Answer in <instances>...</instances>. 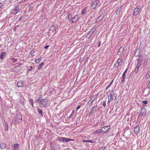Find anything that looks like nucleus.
<instances>
[{
    "instance_id": "f257e3e1",
    "label": "nucleus",
    "mask_w": 150,
    "mask_h": 150,
    "mask_svg": "<svg viewBox=\"0 0 150 150\" xmlns=\"http://www.w3.org/2000/svg\"><path fill=\"white\" fill-rule=\"evenodd\" d=\"M15 119V124H18L22 120V115L20 112L16 114Z\"/></svg>"
},
{
    "instance_id": "f03ea898",
    "label": "nucleus",
    "mask_w": 150,
    "mask_h": 150,
    "mask_svg": "<svg viewBox=\"0 0 150 150\" xmlns=\"http://www.w3.org/2000/svg\"><path fill=\"white\" fill-rule=\"evenodd\" d=\"M46 99H42V100L40 99V102H39L40 103V107H45L46 106L47 102L46 101Z\"/></svg>"
},
{
    "instance_id": "7ed1b4c3",
    "label": "nucleus",
    "mask_w": 150,
    "mask_h": 150,
    "mask_svg": "<svg viewBox=\"0 0 150 150\" xmlns=\"http://www.w3.org/2000/svg\"><path fill=\"white\" fill-rule=\"evenodd\" d=\"M20 11L18 7L15 6L12 10V13L14 15H16Z\"/></svg>"
},
{
    "instance_id": "20e7f679",
    "label": "nucleus",
    "mask_w": 150,
    "mask_h": 150,
    "mask_svg": "<svg viewBox=\"0 0 150 150\" xmlns=\"http://www.w3.org/2000/svg\"><path fill=\"white\" fill-rule=\"evenodd\" d=\"M141 8H140V7L138 6H137L134 11L133 15L137 16Z\"/></svg>"
},
{
    "instance_id": "39448f33",
    "label": "nucleus",
    "mask_w": 150,
    "mask_h": 150,
    "mask_svg": "<svg viewBox=\"0 0 150 150\" xmlns=\"http://www.w3.org/2000/svg\"><path fill=\"white\" fill-rule=\"evenodd\" d=\"M147 111L144 108H142L140 113V115L141 116H145L146 114Z\"/></svg>"
},
{
    "instance_id": "423d86ee",
    "label": "nucleus",
    "mask_w": 150,
    "mask_h": 150,
    "mask_svg": "<svg viewBox=\"0 0 150 150\" xmlns=\"http://www.w3.org/2000/svg\"><path fill=\"white\" fill-rule=\"evenodd\" d=\"M110 127L109 126H105L101 128L103 132H106L110 129Z\"/></svg>"
},
{
    "instance_id": "0eeeda50",
    "label": "nucleus",
    "mask_w": 150,
    "mask_h": 150,
    "mask_svg": "<svg viewBox=\"0 0 150 150\" xmlns=\"http://www.w3.org/2000/svg\"><path fill=\"white\" fill-rule=\"evenodd\" d=\"M17 86L18 87H23L24 86V83L22 81H18L17 84Z\"/></svg>"
},
{
    "instance_id": "6e6552de",
    "label": "nucleus",
    "mask_w": 150,
    "mask_h": 150,
    "mask_svg": "<svg viewBox=\"0 0 150 150\" xmlns=\"http://www.w3.org/2000/svg\"><path fill=\"white\" fill-rule=\"evenodd\" d=\"M124 50V47L122 46L118 50L117 54L119 55H121L123 53V51Z\"/></svg>"
},
{
    "instance_id": "1a4fd4ad",
    "label": "nucleus",
    "mask_w": 150,
    "mask_h": 150,
    "mask_svg": "<svg viewBox=\"0 0 150 150\" xmlns=\"http://www.w3.org/2000/svg\"><path fill=\"white\" fill-rule=\"evenodd\" d=\"M99 3V1L98 0H96L93 3L91 7L92 8V9L95 8L97 5Z\"/></svg>"
},
{
    "instance_id": "9d476101",
    "label": "nucleus",
    "mask_w": 150,
    "mask_h": 150,
    "mask_svg": "<svg viewBox=\"0 0 150 150\" xmlns=\"http://www.w3.org/2000/svg\"><path fill=\"white\" fill-rule=\"evenodd\" d=\"M97 105H95L91 110L89 113V115L92 114L93 113L96 112V108H97Z\"/></svg>"
},
{
    "instance_id": "9b49d317",
    "label": "nucleus",
    "mask_w": 150,
    "mask_h": 150,
    "mask_svg": "<svg viewBox=\"0 0 150 150\" xmlns=\"http://www.w3.org/2000/svg\"><path fill=\"white\" fill-rule=\"evenodd\" d=\"M20 145L18 144H16L13 146V150H18Z\"/></svg>"
},
{
    "instance_id": "f8f14e48",
    "label": "nucleus",
    "mask_w": 150,
    "mask_h": 150,
    "mask_svg": "<svg viewBox=\"0 0 150 150\" xmlns=\"http://www.w3.org/2000/svg\"><path fill=\"white\" fill-rule=\"evenodd\" d=\"M137 60H138V62L137 64V68H139L141 65L142 61L139 58Z\"/></svg>"
},
{
    "instance_id": "ddd939ff",
    "label": "nucleus",
    "mask_w": 150,
    "mask_h": 150,
    "mask_svg": "<svg viewBox=\"0 0 150 150\" xmlns=\"http://www.w3.org/2000/svg\"><path fill=\"white\" fill-rule=\"evenodd\" d=\"M56 29V27L55 25L52 26L50 28V30L52 31H55Z\"/></svg>"
},
{
    "instance_id": "4468645a",
    "label": "nucleus",
    "mask_w": 150,
    "mask_h": 150,
    "mask_svg": "<svg viewBox=\"0 0 150 150\" xmlns=\"http://www.w3.org/2000/svg\"><path fill=\"white\" fill-rule=\"evenodd\" d=\"M78 16L76 15L75 16H74V17L73 18H72V20L73 19L74 20H72L71 21L73 23H75V22H76L78 20Z\"/></svg>"
},
{
    "instance_id": "2eb2a0df",
    "label": "nucleus",
    "mask_w": 150,
    "mask_h": 150,
    "mask_svg": "<svg viewBox=\"0 0 150 150\" xmlns=\"http://www.w3.org/2000/svg\"><path fill=\"white\" fill-rule=\"evenodd\" d=\"M6 54L5 52H2L1 54L0 55V59H2V60H3L6 56Z\"/></svg>"
},
{
    "instance_id": "dca6fc26",
    "label": "nucleus",
    "mask_w": 150,
    "mask_h": 150,
    "mask_svg": "<svg viewBox=\"0 0 150 150\" xmlns=\"http://www.w3.org/2000/svg\"><path fill=\"white\" fill-rule=\"evenodd\" d=\"M104 16L103 15H100L96 21V22H99L100 20H102L104 18Z\"/></svg>"
},
{
    "instance_id": "f3484780",
    "label": "nucleus",
    "mask_w": 150,
    "mask_h": 150,
    "mask_svg": "<svg viewBox=\"0 0 150 150\" xmlns=\"http://www.w3.org/2000/svg\"><path fill=\"white\" fill-rule=\"evenodd\" d=\"M139 127L138 126H137L134 129V131L135 133H138L139 132Z\"/></svg>"
},
{
    "instance_id": "a211bd4d",
    "label": "nucleus",
    "mask_w": 150,
    "mask_h": 150,
    "mask_svg": "<svg viewBox=\"0 0 150 150\" xmlns=\"http://www.w3.org/2000/svg\"><path fill=\"white\" fill-rule=\"evenodd\" d=\"M0 146L1 149H4L6 147V144L4 143H1L0 144Z\"/></svg>"
},
{
    "instance_id": "6ab92c4d",
    "label": "nucleus",
    "mask_w": 150,
    "mask_h": 150,
    "mask_svg": "<svg viewBox=\"0 0 150 150\" xmlns=\"http://www.w3.org/2000/svg\"><path fill=\"white\" fill-rule=\"evenodd\" d=\"M4 129L5 131H7L8 130V125L7 123L6 122H4Z\"/></svg>"
},
{
    "instance_id": "aec40b11",
    "label": "nucleus",
    "mask_w": 150,
    "mask_h": 150,
    "mask_svg": "<svg viewBox=\"0 0 150 150\" xmlns=\"http://www.w3.org/2000/svg\"><path fill=\"white\" fill-rule=\"evenodd\" d=\"M44 64V63L43 62H42L41 63L38 67V69L39 70H40L42 67L43 66Z\"/></svg>"
},
{
    "instance_id": "412c9836",
    "label": "nucleus",
    "mask_w": 150,
    "mask_h": 150,
    "mask_svg": "<svg viewBox=\"0 0 150 150\" xmlns=\"http://www.w3.org/2000/svg\"><path fill=\"white\" fill-rule=\"evenodd\" d=\"M117 95V94H116V93H115L112 96V100H115L116 98Z\"/></svg>"
},
{
    "instance_id": "4be33fe9",
    "label": "nucleus",
    "mask_w": 150,
    "mask_h": 150,
    "mask_svg": "<svg viewBox=\"0 0 150 150\" xmlns=\"http://www.w3.org/2000/svg\"><path fill=\"white\" fill-rule=\"evenodd\" d=\"M38 111L39 113V114H40V116L41 117H43V113L42 112V111L40 109H38Z\"/></svg>"
},
{
    "instance_id": "5701e85b",
    "label": "nucleus",
    "mask_w": 150,
    "mask_h": 150,
    "mask_svg": "<svg viewBox=\"0 0 150 150\" xmlns=\"http://www.w3.org/2000/svg\"><path fill=\"white\" fill-rule=\"evenodd\" d=\"M95 30V29H94V28H93L89 32V34H91L90 35H91L92 34H93L94 33Z\"/></svg>"
},
{
    "instance_id": "b1692460",
    "label": "nucleus",
    "mask_w": 150,
    "mask_h": 150,
    "mask_svg": "<svg viewBox=\"0 0 150 150\" xmlns=\"http://www.w3.org/2000/svg\"><path fill=\"white\" fill-rule=\"evenodd\" d=\"M96 132L97 133H102L103 132L101 128L100 129H97Z\"/></svg>"
},
{
    "instance_id": "393cba45",
    "label": "nucleus",
    "mask_w": 150,
    "mask_h": 150,
    "mask_svg": "<svg viewBox=\"0 0 150 150\" xmlns=\"http://www.w3.org/2000/svg\"><path fill=\"white\" fill-rule=\"evenodd\" d=\"M65 139V138L64 137L58 138V139L59 141H64Z\"/></svg>"
},
{
    "instance_id": "a878e982",
    "label": "nucleus",
    "mask_w": 150,
    "mask_h": 150,
    "mask_svg": "<svg viewBox=\"0 0 150 150\" xmlns=\"http://www.w3.org/2000/svg\"><path fill=\"white\" fill-rule=\"evenodd\" d=\"M41 59V58H40L39 59H36L35 60V63H39L40 60Z\"/></svg>"
},
{
    "instance_id": "bb28decb",
    "label": "nucleus",
    "mask_w": 150,
    "mask_h": 150,
    "mask_svg": "<svg viewBox=\"0 0 150 150\" xmlns=\"http://www.w3.org/2000/svg\"><path fill=\"white\" fill-rule=\"evenodd\" d=\"M29 102L30 104L32 105L33 107V102L32 99H30L29 100Z\"/></svg>"
},
{
    "instance_id": "cd10ccee",
    "label": "nucleus",
    "mask_w": 150,
    "mask_h": 150,
    "mask_svg": "<svg viewBox=\"0 0 150 150\" xmlns=\"http://www.w3.org/2000/svg\"><path fill=\"white\" fill-rule=\"evenodd\" d=\"M65 141L66 142H69L70 141H74V140L72 139H70L69 138H65Z\"/></svg>"
},
{
    "instance_id": "c85d7f7f",
    "label": "nucleus",
    "mask_w": 150,
    "mask_h": 150,
    "mask_svg": "<svg viewBox=\"0 0 150 150\" xmlns=\"http://www.w3.org/2000/svg\"><path fill=\"white\" fill-rule=\"evenodd\" d=\"M146 77L149 78L150 77V71H149L146 75Z\"/></svg>"
},
{
    "instance_id": "c756f323",
    "label": "nucleus",
    "mask_w": 150,
    "mask_h": 150,
    "mask_svg": "<svg viewBox=\"0 0 150 150\" xmlns=\"http://www.w3.org/2000/svg\"><path fill=\"white\" fill-rule=\"evenodd\" d=\"M68 19L69 20H72V18L71 17V15H68Z\"/></svg>"
},
{
    "instance_id": "7c9ffc66",
    "label": "nucleus",
    "mask_w": 150,
    "mask_h": 150,
    "mask_svg": "<svg viewBox=\"0 0 150 150\" xmlns=\"http://www.w3.org/2000/svg\"><path fill=\"white\" fill-rule=\"evenodd\" d=\"M122 59H118L117 60V63L119 64L122 62Z\"/></svg>"
},
{
    "instance_id": "2f4dec72",
    "label": "nucleus",
    "mask_w": 150,
    "mask_h": 150,
    "mask_svg": "<svg viewBox=\"0 0 150 150\" xmlns=\"http://www.w3.org/2000/svg\"><path fill=\"white\" fill-rule=\"evenodd\" d=\"M11 60H13V63H15L16 62V59H14V58H11Z\"/></svg>"
},
{
    "instance_id": "473e14b6",
    "label": "nucleus",
    "mask_w": 150,
    "mask_h": 150,
    "mask_svg": "<svg viewBox=\"0 0 150 150\" xmlns=\"http://www.w3.org/2000/svg\"><path fill=\"white\" fill-rule=\"evenodd\" d=\"M113 90H112L111 91V92L110 93V95H109V96L110 97V99H112V96H113L112 95V92H113Z\"/></svg>"
},
{
    "instance_id": "72a5a7b5",
    "label": "nucleus",
    "mask_w": 150,
    "mask_h": 150,
    "mask_svg": "<svg viewBox=\"0 0 150 150\" xmlns=\"http://www.w3.org/2000/svg\"><path fill=\"white\" fill-rule=\"evenodd\" d=\"M86 11V9H85L81 11V14H84L85 13Z\"/></svg>"
},
{
    "instance_id": "f704fd0d",
    "label": "nucleus",
    "mask_w": 150,
    "mask_h": 150,
    "mask_svg": "<svg viewBox=\"0 0 150 150\" xmlns=\"http://www.w3.org/2000/svg\"><path fill=\"white\" fill-rule=\"evenodd\" d=\"M40 98H39L38 100H36L35 101V103H39V102H40Z\"/></svg>"
},
{
    "instance_id": "c9c22d12",
    "label": "nucleus",
    "mask_w": 150,
    "mask_h": 150,
    "mask_svg": "<svg viewBox=\"0 0 150 150\" xmlns=\"http://www.w3.org/2000/svg\"><path fill=\"white\" fill-rule=\"evenodd\" d=\"M32 69V67L31 66H30L28 68L27 70L28 71H30Z\"/></svg>"
},
{
    "instance_id": "e433bc0d",
    "label": "nucleus",
    "mask_w": 150,
    "mask_h": 150,
    "mask_svg": "<svg viewBox=\"0 0 150 150\" xmlns=\"http://www.w3.org/2000/svg\"><path fill=\"white\" fill-rule=\"evenodd\" d=\"M139 68H137V67H136V68L135 69V70H134V72L136 73H137V72Z\"/></svg>"
},
{
    "instance_id": "4c0bfd02",
    "label": "nucleus",
    "mask_w": 150,
    "mask_h": 150,
    "mask_svg": "<svg viewBox=\"0 0 150 150\" xmlns=\"http://www.w3.org/2000/svg\"><path fill=\"white\" fill-rule=\"evenodd\" d=\"M105 149V147H103L99 148L98 150H104Z\"/></svg>"
},
{
    "instance_id": "58836bf2",
    "label": "nucleus",
    "mask_w": 150,
    "mask_h": 150,
    "mask_svg": "<svg viewBox=\"0 0 150 150\" xmlns=\"http://www.w3.org/2000/svg\"><path fill=\"white\" fill-rule=\"evenodd\" d=\"M106 100L105 101H104V102H103V105L104 106V107H105L106 105Z\"/></svg>"
},
{
    "instance_id": "ea45409f",
    "label": "nucleus",
    "mask_w": 150,
    "mask_h": 150,
    "mask_svg": "<svg viewBox=\"0 0 150 150\" xmlns=\"http://www.w3.org/2000/svg\"><path fill=\"white\" fill-rule=\"evenodd\" d=\"M126 75V74H125V73H123L122 75V79L125 78V76Z\"/></svg>"
},
{
    "instance_id": "a19ab883",
    "label": "nucleus",
    "mask_w": 150,
    "mask_h": 150,
    "mask_svg": "<svg viewBox=\"0 0 150 150\" xmlns=\"http://www.w3.org/2000/svg\"><path fill=\"white\" fill-rule=\"evenodd\" d=\"M147 88L150 90V81L149 82L148 85L147 86Z\"/></svg>"
},
{
    "instance_id": "79ce46f5",
    "label": "nucleus",
    "mask_w": 150,
    "mask_h": 150,
    "mask_svg": "<svg viewBox=\"0 0 150 150\" xmlns=\"http://www.w3.org/2000/svg\"><path fill=\"white\" fill-rule=\"evenodd\" d=\"M143 103L144 104H146L148 102L146 100H144L143 101Z\"/></svg>"
},
{
    "instance_id": "37998d69",
    "label": "nucleus",
    "mask_w": 150,
    "mask_h": 150,
    "mask_svg": "<svg viewBox=\"0 0 150 150\" xmlns=\"http://www.w3.org/2000/svg\"><path fill=\"white\" fill-rule=\"evenodd\" d=\"M119 65V64H118L117 62L116 63L115 65H114V67H117L118 66V65Z\"/></svg>"
},
{
    "instance_id": "c03bdc74",
    "label": "nucleus",
    "mask_w": 150,
    "mask_h": 150,
    "mask_svg": "<svg viewBox=\"0 0 150 150\" xmlns=\"http://www.w3.org/2000/svg\"><path fill=\"white\" fill-rule=\"evenodd\" d=\"M34 53V51L33 50H32L30 52V54L31 55H32Z\"/></svg>"
},
{
    "instance_id": "a18cd8bd",
    "label": "nucleus",
    "mask_w": 150,
    "mask_h": 150,
    "mask_svg": "<svg viewBox=\"0 0 150 150\" xmlns=\"http://www.w3.org/2000/svg\"><path fill=\"white\" fill-rule=\"evenodd\" d=\"M100 44H101V41H98V47H99L100 45Z\"/></svg>"
},
{
    "instance_id": "49530a36",
    "label": "nucleus",
    "mask_w": 150,
    "mask_h": 150,
    "mask_svg": "<svg viewBox=\"0 0 150 150\" xmlns=\"http://www.w3.org/2000/svg\"><path fill=\"white\" fill-rule=\"evenodd\" d=\"M112 83V82H111L110 84L108 86L106 87V90L110 86V85H111V84Z\"/></svg>"
},
{
    "instance_id": "de8ad7c7",
    "label": "nucleus",
    "mask_w": 150,
    "mask_h": 150,
    "mask_svg": "<svg viewBox=\"0 0 150 150\" xmlns=\"http://www.w3.org/2000/svg\"><path fill=\"white\" fill-rule=\"evenodd\" d=\"M89 142L93 143L95 142V141L94 140H89Z\"/></svg>"
},
{
    "instance_id": "09e8293b",
    "label": "nucleus",
    "mask_w": 150,
    "mask_h": 150,
    "mask_svg": "<svg viewBox=\"0 0 150 150\" xmlns=\"http://www.w3.org/2000/svg\"><path fill=\"white\" fill-rule=\"evenodd\" d=\"M73 115V113H72L71 114V115L69 117V118H71L72 116Z\"/></svg>"
},
{
    "instance_id": "8fccbe9b",
    "label": "nucleus",
    "mask_w": 150,
    "mask_h": 150,
    "mask_svg": "<svg viewBox=\"0 0 150 150\" xmlns=\"http://www.w3.org/2000/svg\"><path fill=\"white\" fill-rule=\"evenodd\" d=\"M49 46V45H46V46H45V47H44V48L45 49H47L48 48V47Z\"/></svg>"
},
{
    "instance_id": "3c124183",
    "label": "nucleus",
    "mask_w": 150,
    "mask_h": 150,
    "mask_svg": "<svg viewBox=\"0 0 150 150\" xmlns=\"http://www.w3.org/2000/svg\"><path fill=\"white\" fill-rule=\"evenodd\" d=\"M80 108V105L78 106L76 108L77 110H79Z\"/></svg>"
},
{
    "instance_id": "603ef678",
    "label": "nucleus",
    "mask_w": 150,
    "mask_h": 150,
    "mask_svg": "<svg viewBox=\"0 0 150 150\" xmlns=\"http://www.w3.org/2000/svg\"><path fill=\"white\" fill-rule=\"evenodd\" d=\"M11 125H12L13 123V120H12L11 121Z\"/></svg>"
},
{
    "instance_id": "864d4df0",
    "label": "nucleus",
    "mask_w": 150,
    "mask_h": 150,
    "mask_svg": "<svg viewBox=\"0 0 150 150\" xmlns=\"http://www.w3.org/2000/svg\"><path fill=\"white\" fill-rule=\"evenodd\" d=\"M127 69H126V70L125 71V72H124V73H125V74H126V73L127 72Z\"/></svg>"
},
{
    "instance_id": "5fc2aeb1",
    "label": "nucleus",
    "mask_w": 150,
    "mask_h": 150,
    "mask_svg": "<svg viewBox=\"0 0 150 150\" xmlns=\"http://www.w3.org/2000/svg\"><path fill=\"white\" fill-rule=\"evenodd\" d=\"M125 78L122 79L121 80V82H122L124 81Z\"/></svg>"
},
{
    "instance_id": "6e6d98bb",
    "label": "nucleus",
    "mask_w": 150,
    "mask_h": 150,
    "mask_svg": "<svg viewBox=\"0 0 150 150\" xmlns=\"http://www.w3.org/2000/svg\"><path fill=\"white\" fill-rule=\"evenodd\" d=\"M84 142H89V140H87Z\"/></svg>"
},
{
    "instance_id": "4d7b16f0",
    "label": "nucleus",
    "mask_w": 150,
    "mask_h": 150,
    "mask_svg": "<svg viewBox=\"0 0 150 150\" xmlns=\"http://www.w3.org/2000/svg\"><path fill=\"white\" fill-rule=\"evenodd\" d=\"M2 6V4L1 3H0V8Z\"/></svg>"
},
{
    "instance_id": "13d9d810",
    "label": "nucleus",
    "mask_w": 150,
    "mask_h": 150,
    "mask_svg": "<svg viewBox=\"0 0 150 150\" xmlns=\"http://www.w3.org/2000/svg\"><path fill=\"white\" fill-rule=\"evenodd\" d=\"M21 18H22V17H20V18L18 20L19 21H20L21 20Z\"/></svg>"
},
{
    "instance_id": "bf43d9fd",
    "label": "nucleus",
    "mask_w": 150,
    "mask_h": 150,
    "mask_svg": "<svg viewBox=\"0 0 150 150\" xmlns=\"http://www.w3.org/2000/svg\"><path fill=\"white\" fill-rule=\"evenodd\" d=\"M76 125H77L78 126H79V125H78L77 124V123L76 122V124H75Z\"/></svg>"
},
{
    "instance_id": "052dcab7",
    "label": "nucleus",
    "mask_w": 150,
    "mask_h": 150,
    "mask_svg": "<svg viewBox=\"0 0 150 150\" xmlns=\"http://www.w3.org/2000/svg\"><path fill=\"white\" fill-rule=\"evenodd\" d=\"M109 101H110V100H109V98H108V103L109 102Z\"/></svg>"
},
{
    "instance_id": "680f3d73",
    "label": "nucleus",
    "mask_w": 150,
    "mask_h": 150,
    "mask_svg": "<svg viewBox=\"0 0 150 150\" xmlns=\"http://www.w3.org/2000/svg\"><path fill=\"white\" fill-rule=\"evenodd\" d=\"M18 26V25H17L16 26H15V28H16V27H17Z\"/></svg>"
},
{
    "instance_id": "e2e57ef3",
    "label": "nucleus",
    "mask_w": 150,
    "mask_h": 150,
    "mask_svg": "<svg viewBox=\"0 0 150 150\" xmlns=\"http://www.w3.org/2000/svg\"><path fill=\"white\" fill-rule=\"evenodd\" d=\"M52 149L54 150L55 149H54L53 148H52Z\"/></svg>"
},
{
    "instance_id": "0e129e2a",
    "label": "nucleus",
    "mask_w": 150,
    "mask_h": 150,
    "mask_svg": "<svg viewBox=\"0 0 150 150\" xmlns=\"http://www.w3.org/2000/svg\"><path fill=\"white\" fill-rule=\"evenodd\" d=\"M72 113H73H73H74L73 111Z\"/></svg>"
}]
</instances>
